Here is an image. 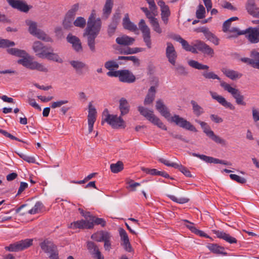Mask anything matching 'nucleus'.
I'll return each instance as SVG.
<instances>
[{
    "instance_id": "15",
    "label": "nucleus",
    "mask_w": 259,
    "mask_h": 259,
    "mask_svg": "<svg viewBox=\"0 0 259 259\" xmlns=\"http://www.w3.org/2000/svg\"><path fill=\"white\" fill-rule=\"evenodd\" d=\"M190 155L195 157H198L207 163H220L224 165H231V163L227 161L220 160L219 159L213 158L212 157L207 156L205 155H201L196 153H191Z\"/></svg>"
},
{
    "instance_id": "51",
    "label": "nucleus",
    "mask_w": 259,
    "mask_h": 259,
    "mask_svg": "<svg viewBox=\"0 0 259 259\" xmlns=\"http://www.w3.org/2000/svg\"><path fill=\"white\" fill-rule=\"evenodd\" d=\"M42 206V203L38 201L31 209L28 210V213L29 214H35L38 213L41 210Z\"/></svg>"
},
{
    "instance_id": "59",
    "label": "nucleus",
    "mask_w": 259,
    "mask_h": 259,
    "mask_svg": "<svg viewBox=\"0 0 259 259\" xmlns=\"http://www.w3.org/2000/svg\"><path fill=\"white\" fill-rule=\"evenodd\" d=\"M118 25V24L116 23L111 22L108 25L107 33L109 36H112L115 33Z\"/></svg>"
},
{
    "instance_id": "44",
    "label": "nucleus",
    "mask_w": 259,
    "mask_h": 259,
    "mask_svg": "<svg viewBox=\"0 0 259 259\" xmlns=\"http://www.w3.org/2000/svg\"><path fill=\"white\" fill-rule=\"evenodd\" d=\"M143 51V48H127L126 49H124L120 51V54L124 55H128V54H136L138 52H140Z\"/></svg>"
},
{
    "instance_id": "54",
    "label": "nucleus",
    "mask_w": 259,
    "mask_h": 259,
    "mask_svg": "<svg viewBox=\"0 0 259 259\" xmlns=\"http://www.w3.org/2000/svg\"><path fill=\"white\" fill-rule=\"evenodd\" d=\"M29 57H23L22 59H19L17 61V63L29 69L30 66V64H31L32 62L29 60Z\"/></svg>"
},
{
    "instance_id": "5",
    "label": "nucleus",
    "mask_w": 259,
    "mask_h": 259,
    "mask_svg": "<svg viewBox=\"0 0 259 259\" xmlns=\"http://www.w3.org/2000/svg\"><path fill=\"white\" fill-rule=\"evenodd\" d=\"M138 111L142 115L144 116L153 124L157 126L159 128L163 130H167V127L160 119L154 114L152 110H149L148 109L140 106L138 107Z\"/></svg>"
},
{
    "instance_id": "13",
    "label": "nucleus",
    "mask_w": 259,
    "mask_h": 259,
    "mask_svg": "<svg viewBox=\"0 0 259 259\" xmlns=\"http://www.w3.org/2000/svg\"><path fill=\"white\" fill-rule=\"evenodd\" d=\"M171 37L173 39L181 43L183 49L185 51L192 52L194 54H197L198 53L196 50V47L195 46V44L193 46L190 45L187 40L184 39L178 34H174Z\"/></svg>"
},
{
    "instance_id": "20",
    "label": "nucleus",
    "mask_w": 259,
    "mask_h": 259,
    "mask_svg": "<svg viewBox=\"0 0 259 259\" xmlns=\"http://www.w3.org/2000/svg\"><path fill=\"white\" fill-rule=\"evenodd\" d=\"M97 112L95 108L91 103L89 106V114L88 116L89 132L91 133L93 130L94 124L96 120Z\"/></svg>"
},
{
    "instance_id": "24",
    "label": "nucleus",
    "mask_w": 259,
    "mask_h": 259,
    "mask_svg": "<svg viewBox=\"0 0 259 259\" xmlns=\"http://www.w3.org/2000/svg\"><path fill=\"white\" fill-rule=\"evenodd\" d=\"M41 249L46 253H52L57 250V246L48 239L45 240L40 243Z\"/></svg>"
},
{
    "instance_id": "50",
    "label": "nucleus",
    "mask_w": 259,
    "mask_h": 259,
    "mask_svg": "<svg viewBox=\"0 0 259 259\" xmlns=\"http://www.w3.org/2000/svg\"><path fill=\"white\" fill-rule=\"evenodd\" d=\"M15 45L14 41L7 39L0 38V48H6L9 47H13Z\"/></svg>"
},
{
    "instance_id": "58",
    "label": "nucleus",
    "mask_w": 259,
    "mask_h": 259,
    "mask_svg": "<svg viewBox=\"0 0 259 259\" xmlns=\"http://www.w3.org/2000/svg\"><path fill=\"white\" fill-rule=\"evenodd\" d=\"M205 9L202 5H199L198 9L197 10L196 12V17L198 19H202L205 17Z\"/></svg>"
},
{
    "instance_id": "1",
    "label": "nucleus",
    "mask_w": 259,
    "mask_h": 259,
    "mask_svg": "<svg viewBox=\"0 0 259 259\" xmlns=\"http://www.w3.org/2000/svg\"><path fill=\"white\" fill-rule=\"evenodd\" d=\"M188 64L191 67L198 69L204 70L201 72L202 75L204 78L207 79H217L220 81V85L225 91H227L231 94L232 97L235 99L237 104L239 105H246V103L244 101V97L241 94L240 91L236 88L232 87L229 84L221 80V78L212 71H209V66L206 65H203L198 61L195 60H190Z\"/></svg>"
},
{
    "instance_id": "22",
    "label": "nucleus",
    "mask_w": 259,
    "mask_h": 259,
    "mask_svg": "<svg viewBox=\"0 0 259 259\" xmlns=\"http://www.w3.org/2000/svg\"><path fill=\"white\" fill-rule=\"evenodd\" d=\"M245 7L249 14L259 18V8L255 5L254 0H247Z\"/></svg>"
},
{
    "instance_id": "4",
    "label": "nucleus",
    "mask_w": 259,
    "mask_h": 259,
    "mask_svg": "<svg viewBox=\"0 0 259 259\" xmlns=\"http://www.w3.org/2000/svg\"><path fill=\"white\" fill-rule=\"evenodd\" d=\"M103 116L105 118L102 119V124L105 121L113 128H124L125 122L121 116L118 117L116 115L110 114L107 109H105L103 112Z\"/></svg>"
},
{
    "instance_id": "52",
    "label": "nucleus",
    "mask_w": 259,
    "mask_h": 259,
    "mask_svg": "<svg viewBox=\"0 0 259 259\" xmlns=\"http://www.w3.org/2000/svg\"><path fill=\"white\" fill-rule=\"evenodd\" d=\"M91 222H93L94 225L95 224L97 225H100L102 227H104L106 224V222L104 219L97 218L95 216L91 217Z\"/></svg>"
},
{
    "instance_id": "48",
    "label": "nucleus",
    "mask_w": 259,
    "mask_h": 259,
    "mask_svg": "<svg viewBox=\"0 0 259 259\" xmlns=\"http://www.w3.org/2000/svg\"><path fill=\"white\" fill-rule=\"evenodd\" d=\"M74 19L70 18L65 15L64 19L63 21V26L65 29H70L72 27V22Z\"/></svg>"
},
{
    "instance_id": "8",
    "label": "nucleus",
    "mask_w": 259,
    "mask_h": 259,
    "mask_svg": "<svg viewBox=\"0 0 259 259\" xmlns=\"http://www.w3.org/2000/svg\"><path fill=\"white\" fill-rule=\"evenodd\" d=\"M238 34L245 35V37L251 44L259 42V29L257 27H249L245 30H241Z\"/></svg>"
},
{
    "instance_id": "60",
    "label": "nucleus",
    "mask_w": 259,
    "mask_h": 259,
    "mask_svg": "<svg viewBox=\"0 0 259 259\" xmlns=\"http://www.w3.org/2000/svg\"><path fill=\"white\" fill-rule=\"evenodd\" d=\"M141 170L146 173L147 174H150L152 176H158L160 174L159 171L155 168H149L144 167H141Z\"/></svg>"
},
{
    "instance_id": "46",
    "label": "nucleus",
    "mask_w": 259,
    "mask_h": 259,
    "mask_svg": "<svg viewBox=\"0 0 259 259\" xmlns=\"http://www.w3.org/2000/svg\"><path fill=\"white\" fill-rule=\"evenodd\" d=\"M237 20H238L237 17H233L225 21L223 23V31L225 32H228L230 29L231 22Z\"/></svg>"
},
{
    "instance_id": "35",
    "label": "nucleus",
    "mask_w": 259,
    "mask_h": 259,
    "mask_svg": "<svg viewBox=\"0 0 259 259\" xmlns=\"http://www.w3.org/2000/svg\"><path fill=\"white\" fill-rule=\"evenodd\" d=\"M155 93L156 89L155 87L151 86L148 90V94H147L144 100V103L145 105H149L153 102L155 99Z\"/></svg>"
},
{
    "instance_id": "47",
    "label": "nucleus",
    "mask_w": 259,
    "mask_h": 259,
    "mask_svg": "<svg viewBox=\"0 0 259 259\" xmlns=\"http://www.w3.org/2000/svg\"><path fill=\"white\" fill-rule=\"evenodd\" d=\"M73 24L76 27L83 28L86 25V20L83 17H78L74 20Z\"/></svg>"
},
{
    "instance_id": "63",
    "label": "nucleus",
    "mask_w": 259,
    "mask_h": 259,
    "mask_svg": "<svg viewBox=\"0 0 259 259\" xmlns=\"http://www.w3.org/2000/svg\"><path fill=\"white\" fill-rule=\"evenodd\" d=\"M119 233L121 238V240L123 242H127L129 240L128 235L126 231L122 228H120Z\"/></svg>"
},
{
    "instance_id": "32",
    "label": "nucleus",
    "mask_w": 259,
    "mask_h": 259,
    "mask_svg": "<svg viewBox=\"0 0 259 259\" xmlns=\"http://www.w3.org/2000/svg\"><path fill=\"white\" fill-rule=\"evenodd\" d=\"M87 248L91 254L94 255L97 259L102 256L97 245L93 242L89 241L87 243Z\"/></svg>"
},
{
    "instance_id": "29",
    "label": "nucleus",
    "mask_w": 259,
    "mask_h": 259,
    "mask_svg": "<svg viewBox=\"0 0 259 259\" xmlns=\"http://www.w3.org/2000/svg\"><path fill=\"white\" fill-rule=\"evenodd\" d=\"M122 26L125 29L132 32H135L136 31L138 30V27L137 25L131 21L129 18V15L127 13L124 15V17L123 18Z\"/></svg>"
},
{
    "instance_id": "18",
    "label": "nucleus",
    "mask_w": 259,
    "mask_h": 259,
    "mask_svg": "<svg viewBox=\"0 0 259 259\" xmlns=\"http://www.w3.org/2000/svg\"><path fill=\"white\" fill-rule=\"evenodd\" d=\"M196 50L201 52L204 54L212 56L214 54L213 50L203 41L196 40L195 42Z\"/></svg>"
},
{
    "instance_id": "42",
    "label": "nucleus",
    "mask_w": 259,
    "mask_h": 259,
    "mask_svg": "<svg viewBox=\"0 0 259 259\" xmlns=\"http://www.w3.org/2000/svg\"><path fill=\"white\" fill-rule=\"evenodd\" d=\"M37 37L38 39H41L46 42L52 41V39L47 34H46L43 31L39 29L35 34L33 35Z\"/></svg>"
},
{
    "instance_id": "25",
    "label": "nucleus",
    "mask_w": 259,
    "mask_h": 259,
    "mask_svg": "<svg viewBox=\"0 0 259 259\" xmlns=\"http://www.w3.org/2000/svg\"><path fill=\"white\" fill-rule=\"evenodd\" d=\"M34 51L36 53V55L40 58H43L44 57H41V54H45L48 49H50L49 47L45 46L42 42L39 41H36L33 43L32 46Z\"/></svg>"
},
{
    "instance_id": "12",
    "label": "nucleus",
    "mask_w": 259,
    "mask_h": 259,
    "mask_svg": "<svg viewBox=\"0 0 259 259\" xmlns=\"http://www.w3.org/2000/svg\"><path fill=\"white\" fill-rule=\"evenodd\" d=\"M9 4L14 9L19 11L27 13L32 8V6L28 5L26 2L21 0H7Z\"/></svg>"
},
{
    "instance_id": "31",
    "label": "nucleus",
    "mask_w": 259,
    "mask_h": 259,
    "mask_svg": "<svg viewBox=\"0 0 259 259\" xmlns=\"http://www.w3.org/2000/svg\"><path fill=\"white\" fill-rule=\"evenodd\" d=\"M119 109L120 111V115L123 116L127 114L130 109V106L127 100L124 98H121L119 101Z\"/></svg>"
},
{
    "instance_id": "3",
    "label": "nucleus",
    "mask_w": 259,
    "mask_h": 259,
    "mask_svg": "<svg viewBox=\"0 0 259 259\" xmlns=\"http://www.w3.org/2000/svg\"><path fill=\"white\" fill-rule=\"evenodd\" d=\"M156 109L160 112L161 115L164 117L168 121L174 122L176 125L186 130L196 132L197 130L189 121L178 115H175L170 117V114L168 108L161 100H158L156 103Z\"/></svg>"
},
{
    "instance_id": "43",
    "label": "nucleus",
    "mask_w": 259,
    "mask_h": 259,
    "mask_svg": "<svg viewBox=\"0 0 259 259\" xmlns=\"http://www.w3.org/2000/svg\"><path fill=\"white\" fill-rule=\"evenodd\" d=\"M79 8V4H75L72 6L70 9L68 10L65 15L67 16L70 18L74 19L76 12L78 11Z\"/></svg>"
},
{
    "instance_id": "16",
    "label": "nucleus",
    "mask_w": 259,
    "mask_h": 259,
    "mask_svg": "<svg viewBox=\"0 0 259 259\" xmlns=\"http://www.w3.org/2000/svg\"><path fill=\"white\" fill-rule=\"evenodd\" d=\"M210 94L213 99L217 101L226 108H228L232 110H235V107L231 102H228L223 96L219 95L216 92H210Z\"/></svg>"
},
{
    "instance_id": "45",
    "label": "nucleus",
    "mask_w": 259,
    "mask_h": 259,
    "mask_svg": "<svg viewBox=\"0 0 259 259\" xmlns=\"http://www.w3.org/2000/svg\"><path fill=\"white\" fill-rule=\"evenodd\" d=\"M118 60L132 61L137 66L140 65V60L136 56H119Z\"/></svg>"
},
{
    "instance_id": "56",
    "label": "nucleus",
    "mask_w": 259,
    "mask_h": 259,
    "mask_svg": "<svg viewBox=\"0 0 259 259\" xmlns=\"http://www.w3.org/2000/svg\"><path fill=\"white\" fill-rule=\"evenodd\" d=\"M205 37L208 40L211 41L215 45L217 46L219 44V39L214 34L211 32H210L208 34L206 35Z\"/></svg>"
},
{
    "instance_id": "36",
    "label": "nucleus",
    "mask_w": 259,
    "mask_h": 259,
    "mask_svg": "<svg viewBox=\"0 0 259 259\" xmlns=\"http://www.w3.org/2000/svg\"><path fill=\"white\" fill-rule=\"evenodd\" d=\"M207 247L212 252L216 254H221L223 255H227V253L224 252L225 248L224 247L221 246L217 244H209Z\"/></svg>"
},
{
    "instance_id": "55",
    "label": "nucleus",
    "mask_w": 259,
    "mask_h": 259,
    "mask_svg": "<svg viewBox=\"0 0 259 259\" xmlns=\"http://www.w3.org/2000/svg\"><path fill=\"white\" fill-rule=\"evenodd\" d=\"M104 66L105 67L109 70H113V68L117 69L119 67L118 63L114 60H110L107 61L105 63Z\"/></svg>"
},
{
    "instance_id": "14",
    "label": "nucleus",
    "mask_w": 259,
    "mask_h": 259,
    "mask_svg": "<svg viewBox=\"0 0 259 259\" xmlns=\"http://www.w3.org/2000/svg\"><path fill=\"white\" fill-rule=\"evenodd\" d=\"M165 55L169 62L175 65L178 55L174 45L170 42L166 43Z\"/></svg>"
},
{
    "instance_id": "61",
    "label": "nucleus",
    "mask_w": 259,
    "mask_h": 259,
    "mask_svg": "<svg viewBox=\"0 0 259 259\" xmlns=\"http://www.w3.org/2000/svg\"><path fill=\"white\" fill-rule=\"evenodd\" d=\"M230 177L232 180L235 181L240 184H244L246 182V180L245 178L235 174H231Z\"/></svg>"
},
{
    "instance_id": "23",
    "label": "nucleus",
    "mask_w": 259,
    "mask_h": 259,
    "mask_svg": "<svg viewBox=\"0 0 259 259\" xmlns=\"http://www.w3.org/2000/svg\"><path fill=\"white\" fill-rule=\"evenodd\" d=\"M67 40L68 42L72 44L73 49L77 52L82 51V48L80 39L76 36L69 33L67 36Z\"/></svg>"
},
{
    "instance_id": "39",
    "label": "nucleus",
    "mask_w": 259,
    "mask_h": 259,
    "mask_svg": "<svg viewBox=\"0 0 259 259\" xmlns=\"http://www.w3.org/2000/svg\"><path fill=\"white\" fill-rule=\"evenodd\" d=\"M29 69L31 70H37L39 71L47 72L48 70L43 64L36 61H32Z\"/></svg>"
},
{
    "instance_id": "33",
    "label": "nucleus",
    "mask_w": 259,
    "mask_h": 259,
    "mask_svg": "<svg viewBox=\"0 0 259 259\" xmlns=\"http://www.w3.org/2000/svg\"><path fill=\"white\" fill-rule=\"evenodd\" d=\"M135 40L134 38L130 37L126 35L118 37L116 39V42L117 44L123 46L131 45L134 42Z\"/></svg>"
},
{
    "instance_id": "17",
    "label": "nucleus",
    "mask_w": 259,
    "mask_h": 259,
    "mask_svg": "<svg viewBox=\"0 0 259 259\" xmlns=\"http://www.w3.org/2000/svg\"><path fill=\"white\" fill-rule=\"evenodd\" d=\"M119 80L122 82L133 83L136 80V77L130 70H121L119 72Z\"/></svg>"
},
{
    "instance_id": "38",
    "label": "nucleus",
    "mask_w": 259,
    "mask_h": 259,
    "mask_svg": "<svg viewBox=\"0 0 259 259\" xmlns=\"http://www.w3.org/2000/svg\"><path fill=\"white\" fill-rule=\"evenodd\" d=\"M190 103L192 106L193 112L196 116L199 117L204 112L203 108L199 105L195 101L191 100Z\"/></svg>"
},
{
    "instance_id": "40",
    "label": "nucleus",
    "mask_w": 259,
    "mask_h": 259,
    "mask_svg": "<svg viewBox=\"0 0 259 259\" xmlns=\"http://www.w3.org/2000/svg\"><path fill=\"white\" fill-rule=\"evenodd\" d=\"M25 23L29 26L28 31L31 34L33 35L39 30L37 28V23L35 22L26 20Z\"/></svg>"
},
{
    "instance_id": "49",
    "label": "nucleus",
    "mask_w": 259,
    "mask_h": 259,
    "mask_svg": "<svg viewBox=\"0 0 259 259\" xmlns=\"http://www.w3.org/2000/svg\"><path fill=\"white\" fill-rule=\"evenodd\" d=\"M150 23L153 27V30L157 33L160 34L162 33V29L160 27L159 24L156 18L151 20Z\"/></svg>"
},
{
    "instance_id": "62",
    "label": "nucleus",
    "mask_w": 259,
    "mask_h": 259,
    "mask_svg": "<svg viewBox=\"0 0 259 259\" xmlns=\"http://www.w3.org/2000/svg\"><path fill=\"white\" fill-rule=\"evenodd\" d=\"M177 73L181 75H186L188 74L185 68L181 65H178L175 67Z\"/></svg>"
},
{
    "instance_id": "9",
    "label": "nucleus",
    "mask_w": 259,
    "mask_h": 259,
    "mask_svg": "<svg viewBox=\"0 0 259 259\" xmlns=\"http://www.w3.org/2000/svg\"><path fill=\"white\" fill-rule=\"evenodd\" d=\"M139 27L142 33L143 40L146 44V45L149 49L151 48L150 30L146 25L144 20L141 19L139 23Z\"/></svg>"
},
{
    "instance_id": "37",
    "label": "nucleus",
    "mask_w": 259,
    "mask_h": 259,
    "mask_svg": "<svg viewBox=\"0 0 259 259\" xmlns=\"http://www.w3.org/2000/svg\"><path fill=\"white\" fill-rule=\"evenodd\" d=\"M7 52L11 55L21 58L23 57H29V54L25 51L17 48L8 49H7Z\"/></svg>"
},
{
    "instance_id": "53",
    "label": "nucleus",
    "mask_w": 259,
    "mask_h": 259,
    "mask_svg": "<svg viewBox=\"0 0 259 259\" xmlns=\"http://www.w3.org/2000/svg\"><path fill=\"white\" fill-rule=\"evenodd\" d=\"M122 7H118L114 14L112 18V22L116 23L117 24H119L120 18H121V10Z\"/></svg>"
},
{
    "instance_id": "21",
    "label": "nucleus",
    "mask_w": 259,
    "mask_h": 259,
    "mask_svg": "<svg viewBox=\"0 0 259 259\" xmlns=\"http://www.w3.org/2000/svg\"><path fill=\"white\" fill-rule=\"evenodd\" d=\"M94 227L93 222L90 221H86L83 220L73 222L70 224L69 228L76 229H92Z\"/></svg>"
},
{
    "instance_id": "19",
    "label": "nucleus",
    "mask_w": 259,
    "mask_h": 259,
    "mask_svg": "<svg viewBox=\"0 0 259 259\" xmlns=\"http://www.w3.org/2000/svg\"><path fill=\"white\" fill-rule=\"evenodd\" d=\"M157 4L160 7L161 19L165 24H167L168 21V17L170 15L169 8L162 0L159 1Z\"/></svg>"
},
{
    "instance_id": "7",
    "label": "nucleus",
    "mask_w": 259,
    "mask_h": 259,
    "mask_svg": "<svg viewBox=\"0 0 259 259\" xmlns=\"http://www.w3.org/2000/svg\"><path fill=\"white\" fill-rule=\"evenodd\" d=\"M32 239H26L11 244L8 246L5 247V249L9 251L18 252L28 248L32 245Z\"/></svg>"
},
{
    "instance_id": "6",
    "label": "nucleus",
    "mask_w": 259,
    "mask_h": 259,
    "mask_svg": "<svg viewBox=\"0 0 259 259\" xmlns=\"http://www.w3.org/2000/svg\"><path fill=\"white\" fill-rule=\"evenodd\" d=\"M196 121L200 125L203 132L206 135V136L210 138L212 141L215 142L216 143L220 144L223 146H225L226 145V140L215 135L207 123L199 120H196Z\"/></svg>"
},
{
    "instance_id": "27",
    "label": "nucleus",
    "mask_w": 259,
    "mask_h": 259,
    "mask_svg": "<svg viewBox=\"0 0 259 259\" xmlns=\"http://www.w3.org/2000/svg\"><path fill=\"white\" fill-rule=\"evenodd\" d=\"M213 232L218 238L222 239L230 244H234L237 242V240L235 237L223 231L214 230Z\"/></svg>"
},
{
    "instance_id": "34",
    "label": "nucleus",
    "mask_w": 259,
    "mask_h": 259,
    "mask_svg": "<svg viewBox=\"0 0 259 259\" xmlns=\"http://www.w3.org/2000/svg\"><path fill=\"white\" fill-rule=\"evenodd\" d=\"M113 6V0H106L103 8V17L107 19L110 16Z\"/></svg>"
},
{
    "instance_id": "64",
    "label": "nucleus",
    "mask_w": 259,
    "mask_h": 259,
    "mask_svg": "<svg viewBox=\"0 0 259 259\" xmlns=\"http://www.w3.org/2000/svg\"><path fill=\"white\" fill-rule=\"evenodd\" d=\"M20 157L29 163H35V159L33 157L29 156L23 153L19 154Z\"/></svg>"
},
{
    "instance_id": "41",
    "label": "nucleus",
    "mask_w": 259,
    "mask_h": 259,
    "mask_svg": "<svg viewBox=\"0 0 259 259\" xmlns=\"http://www.w3.org/2000/svg\"><path fill=\"white\" fill-rule=\"evenodd\" d=\"M123 169V163L121 161L110 165V169L113 173H118Z\"/></svg>"
},
{
    "instance_id": "28",
    "label": "nucleus",
    "mask_w": 259,
    "mask_h": 259,
    "mask_svg": "<svg viewBox=\"0 0 259 259\" xmlns=\"http://www.w3.org/2000/svg\"><path fill=\"white\" fill-rule=\"evenodd\" d=\"M50 49H48L45 54H41V57H44L43 58H46L49 60L53 61L58 63H62V59L59 57V55L53 53V49L51 47H49Z\"/></svg>"
},
{
    "instance_id": "30",
    "label": "nucleus",
    "mask_w": 259,
    "mask_h": 259,
    "mask_svg": "<svg viewBox=\"0 0 259 259\" xmlns=\"http://www.w3.org/2000/svg\"><path fill=\"white\" fill-rule=\"evenodd\" d=\"M221 71L224 75L232 80H235L236 79L240 78L242 76L241 73L227 68H223L221 69Z\"/></svg>"
},
{
    "instance_id": "2",
    "label": "nucleus",
    "mask_w": 259,
    "mask_h": 259,
    "mask_svg": "<svg viewBox=\"0 0 259 259\" xmlns=\"http://www.w3.org/2000/svg\"><path fill=\"white\" fill-rule=\"evenodd\" d=\"M95 15V11L93 10L88 19L87 27L83 33V36H87L88 45L92 52L95 51V38L99 34L102 25L100 18L96 19Z\"/></svg>"
},
{
    "instance_id": "26",
    "label": "nucleus",
    "mask_w": 259,
    "mask_h": 259,
    "mask_svg": "<svg viewBox=\"0 0 259 259\" xmlns=\"http://www.w3.org/2000/svg\"><path fill=\"white\" fill-rule=\"evenodd\" d=\"M69 63L75 70L76 73L78 75H82L83 69L88 70V66L81 61L72 60L70 61Z\"/></svg>"
},
{
    "instance_id": "57",
    "label": "nucleus",
    "mask_w": 259,
    "mask_h": 259,
    "mask_svg": "<svg viewBox=\"0 0 259 259\" xmlns=\"http://www.w3.org/2000/svg\"><path fill=\"white\" fill-rule=\"evenodd\" d=\"M167 196L173 201L176 202L177 203L180 204H184L188 202L189 200V199L187 198H178L174 195H167Z\"/></svg>"
},
{
    "instance_id": "10",
    "label": "nucleus",
    "mask_w": 259,
    "mask_h": 259,
    "mask_svg": "<svg viewBox=\"0 0 259 259\" xmlns=\"http://www.w3.org/2000/svg\"><path fill=\"white\" fill-rule=\"evenodd\" d=\"M250 58H241L240 60L254 68L259 69V52L253 50L251 52Z\"/></svg>"
},
{
    "instance_id": "11",
    "label": "nucleus",
    "mask_w": 259,
    "mask_h": 259,
    "mask_svg": "<svg viewBox=\"0 0 259 259\" xmlns=\"http://www.w3.org/2000/svg\"><path fill=\"white\" fill-rule=\"evenodd\" d=\"M158 161L167 166H171L178 169L181 172H182L185 176L187 177H192V175L190 170L186 167L182 165V164H179L174 162L170 163L168 160H167L162 158H159Z\"/></svg>"
}]
</instances>
